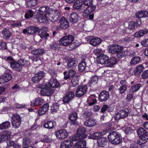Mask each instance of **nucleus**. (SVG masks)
I'll list each match as a JSON object with an SVG mask.
<instances>
[{"instance_id": "nucleus-14", "label": "nucleus", "mask_w": 148, "mask_h": 148, "mask_svg": "<svg viewBox=\"0 0 148 148\" xmlns=\"http://www.w3.org/2000/svg\"><path fill=\"white\" fill-rule=\"evenodd\" d=\"M75 96V93L73 91H71L66 93L63 97V101L64 103H68L71 101Z\"/></svg>"}, {"instance_id": "nucleus-33", "label": "nucleus", "mask_w": 148, "mask_h": 148, "mask_svg": "<svg viewBox=\"0 0 148 148\" xmlns=\"http://www.w3.org/2000/svg\"><path fill=\"white\" fill-rule=\"evenodd\" d=\"M148 33V30L147 29H141L139 30L138 32H136L134 34L135 37H139L143 36L145 34Z\"/></svg>"}, {"instance_id": "nucleus-35", "label": "nucleus", "mask_w": 148, "mask_h": 148, "mask_svg": "<svg viewBox=\"0 0 148 148\" xmlns=\"http://www.w3.org/2000/svg\"><path fill=\"white\" fill-rule=\"evenodd\" d=\"M116 62V59L114 57H112L110 59L109 58L106 66L108 67H112L115 65Z\"/></svg>"}, {"instance_id": "nucleus-6", "label": "nucleus", "mask_w": 148, "mask_h": 148, "mask_svg": "<svg viewBox=\"0 0 148 148\" xmlns=\"http://www.w3.org/2000/svg\"><path fill=\"white\" fill-rule=\"evenodd\" d=\"M32 33L34 34L38 31V36L41 38H43L45 39H47V37L49 35V34L47 33V28L45 27H43L39 29V28L36 27L32 26Z\"/></svg>"}, {"instance_id": "nucleus-43", "label": "nucleus", "mask_w": 148, "mask_h": 148, "mask_svg": "<svg viewBox=\"0 0 148 148\" xmlns=\"http://www.w3.org/2000/svg\"><path fill=\"white\" fill-rule=\"evenodd\" d=\"M98 79V77L97 76H95L91 77L89 81V85L91 86L92 84L94 85L97 84Z\"/></svg>"}, {"instance_id": "nucleus-13", "label": "nucleus", "mask_w": 148, "mask_h": 148, "mask_svg": "<svg viewBox=\"0 0 148 148\" xmlns=\"http://www.w3.org/2000/svg\"><path fill=\"white\" fill-rule=\"evenodd\" d=\"M87 89V86L86 85L83 86H79L76 92V95L77 97H80L84 95Z\"/></svg>"}, {"instance_id": "nucleus-20", "label": "nucleus", "mask_w": 148, "mask_h": 148, "mask_svg": "<svg viewBox=\"0 0 148 148\" xmlns=\"http://www.w3.org/2000/svg\"><path fill=\"white\" fill-rule=\"evenodd\" d=\"M109 97V94L108 92L106 91L101 92L99 95L98 99L99 100L103 102L107 100Z\"/></svg>"}, {"instance_id": "nucleus-9", "label": "nucleus", "mask_w": 148, "mask_h": 148, "mask_svg": "<svg viewBox=\"0 0 148 148\" xmlns=\"http://www.w3.org/2000/svg\"><path fill=\"white\" fill-rule=\"evenodd\" d=\"M40 87L41 88L40 93L43 96H50L54 92V90L48 86V85H42Z\"/></svg>"}, {"instance_id": "nucleus-19", "label": "nucleus", "mask_w": 148, "mask_h": 148, "mask_svg": "<svg viewBox=\"0 0 148 148\" xmlns=\"http://www.w3.org/2000/svg\"><path fill=\"white\" fill-rule=\"evenodd\" d=\"M11 132L10 131L3 130L0 134V143L5 141L10 137Z\"/></svg>"}, {"instance_id": "nucleus-24", "label": "nucleus", "mask_w": 148, "mask_h": 148, "mask_svg": "<svg viewBox=\"0 0 148 148\" xmlns=\"http://www.w3.org/2000/svg\"><path fill=\"white\" fill-rule=\"evenodd\" d=\"M144 67L143 64H140L137 66L134 70V75L137 76L140 75V73L143 71Z\"/></svg>"}, {"instance_id": "nucleus-2", "label": "nucleus", "mask_w": 148, "mask_h": 148, "mask_svg": "<svg viewBox=\"0 0 148 148\" xmlns=\"http://www.w3.org/2000/svg\"><path fill=\"white\" fill-rule=\"evenodd\" d=\"M5 60L9 63L10 66L12 70L18 72L22 70L23 67L21 64L22 61H20V59L16 62L12 57L10 56L7 57Z\"/></svg>"}, {"instance_id": "nucleus-44", "label": "nucleus", "mask_w": 148, "mask_h": 148, "mask_svg": "<svg viewBox=\"0 0 148 148\" xmlns=\"http://www.w3.org/2000/svg\"><path fill=\"white\" fill-rule=\"evenodd\" d=\"M26 4L29 7H31L36 5L37 4L36 0H26Z\"/></svg>"}, {"instance_id": "nucleus-22", "label": "nucleus", "mask_w": 148, "mask_h": 148, "mask_svg": "<svg viewBox=\"0 0 148 148\" xmlns=\"http://www.w3.org/2000/svg\"><path fill=\"white\" fill-rule=\"evenodd\" d=\"M79 16L75 12H72L69 15V19L70 22L73 24L77 23L78 21Z\"/></svg>"}, {"instance_id": "nucleus-49", "label": "nucleus", "mask_w": 148, "mask_h": 148, "mask_svg": "<svg viewBox=\"0 0 148 148\" xmlns=\"http://www.w3.org/2000/svg\"><path fill=\"white\" fill-rule=\"evenodd\" d=\"M31 140L29 138H25L23 139V147H26L29 145L31 143Z\"/></svg>"}, {"instance_id": "nucleus-25", "label": "nucleus", "mask_w": 148, "mask_h": 148, "mask_svg": "<svg viewBox=\"0 0 148 148\" xmlns=\"http://www.w3.org/2000/svg\"><path fill=\"white\" fill-rule=\"evenodd\" d=\"M86 143L84 140L76 142L73 146V148H83L86 147Z\"/></svg>"}, {"instance_id": "nucleus-30", "label": "nucleus", "mask_w": 148, "mask_h": 148, "mask_svg": "<svg viewBox=\"0 0 148 148\" xmlns=\"http://www.w3.org/2000/svg\"><path fill=\"white\" fill-rule=\"evenodd\" d=\"M3 38L6 39H8L11 36L12 34L8 29H4L2 31Z\"/></svg>"}, {"instance_id": "nucleus-59", "label": "nucleus", "mask_w": 148, "mask_h": 148, "mask_svg": "<svg viewBox=\"0 0 148 148\" xmlns=\"http://www.w3.org/2000/svg\"><path fill=\"white\" fill-rule=\"evenodd\" d=\"M52 140V139L49 138L48 136L44 135V138L41 139V141L42 142L49 143L51 142Z\"/></svg>"}, {"instance_id": "nucleus-4", "label": "nucleus", "mask_w": 148, "mask_h": 148, "mask_svg": "<svg viewBox=\"0 0 148 148\" xmlns=\"http://www.w3.org/2000/svg\"><path fill=\"white\" fill-rule=\"evenodd\" d=\"M47 12L46 7L43 6L40 8L37 17L38 21L44 23L49 20L50 18L47 15Z\"/></svg>"}, {"instance_id": "nucleus-31", "label": "nucleus", "mask_w": 148, "mask_h": 148, "mask_svg": "<svg viewBox=\"0 0 148 148\" xmlns=\"http://www.w3.org/2000/svg\"><path fill=\"white\" fill-rule=\"evenodd\" d=\"M96 97L95 95H91L89 97L87 100V102L89 106L93 105L96 103L97 102Z\"/></svg>"}, {"instance_id": "nucleus-47", "label": "nucleus", "mask_w": 148, "mask_h": 148, "mask_svg": "<svg viewBox=\"0 0 148 148\" xmlns=\"http://www.w3.org/2000/svg\"><path fill=\"white\" fill-rule=\"evenodd\" d=\"M86 66L85 62L79 63L78 65V71L80 72H83L85 70Z\"/></svg>"}, {"instance_id": "nucleus-15", "label": "nucleus", "mask_w": 148, "mask_h": 148, "mask_svg": "<svg viewBox=\"0 0 148 148\" xmlns=\"http://www.w3.org/2000/svg\"><path fill=\"white\" fill-rule=\"evenodd\" d=\"M45 73L42 71H40L35 74L32 78V81L35 83L39 82L45 75Z\"/></svg>"}, {"instance_id": "nucleus-16", "label": "nucleus", "mask_w": 148, "mask_h": 148, "mask_svg": "<svg viewBox=\"0 0 148 148\" xmlns=\"http://www.w3.org/2000/svg\"><path fill=\"white\" fill-rule=\"evenodd\" d=\"M56 135L58 139H64L68 136V133L66 130L62 129L57 131Z\"/></svg>"}, {"instance_id": "nucleus-40", "label": "nucleus", "mask_w": 148, "mask_h": 148, "mask_svg": "<svg viewBox=\"0 0 148 148\" xmlns=\"http://www.w3.org/2000/svg\"><path fill=\"white\" fill-rule=\"evenodd\" d=\"M10 122L8 121H5L0 125V129L3 130L8 128L10 126Z\"/></svg>"}, {"instance_id": "nucleus-51", "label": "nucleus", "mask_w": 148, "mask_h": 148, "mask_svg": "<svg viewBox=\"0 0 148 148\" xmlns=\"http://www.w3.org/2000/svg\"><path fill=\"white\" fill-rule=\"evenodd\" d=\"M82 5L86 6H92L93 5L92 0H81Z\"/></svg>"}, {"instance_id": "nucleus-60", "label": "nucleus", "mask_w": 148, "mask_h": 148, "mask_svg": "<svg viewBox=\"0 0 148 148\" xmlns=\"http://www.w3.org/2000/svg\"><path fill=\"white\" fill-rule=\"evenodd\" d=\"M33 15V11L31 10H29L25 13V16L26 18H29L32 17Z\"/></svg>"}, {"instance_id": "nucleus-26", "label": "nucleus", "mask_w": 148, "mask_h": 148, "mask_svg": "<svg viewBox=\"0 0 148 148\" xmlns=\"http://www.w3.org/2000/svg\"><path fill=\"white\" fill-rule=\"evenodd\" d=\"M73 144V142L71 140H65L61 143L60 145L61 148H69L72 146Z\"/></svg>"}, {"instance_id": "nucleus-21", "label": "nucleus", "mask_w": 148, "mask_h": 148, "mask_svg": "<svg viewBox=\"0 0 148 148\" xmlns=\"http://www.w3.org/2000/svg\"><path fill=\"white\" fill-rule=\"evenodd\" d=\"M49 106L48 103H46L41 106L38 110V112L39 116L44 114L49 109Z\"/></svg>"}, {"instance_id": "nucleus-39", "label": "nucleus", "mask_w": 148, "mask_h": 148, "mask_svg": "<svg viewBox=\"0 0 148 148\" xmlns=\"http://www.w3.org/2000/svg\"><path fill=\"white\" fill-rule=\"evenodd\" d=\"M92 115V112L88 109L84 110L83 111L82 115L84 119H86L88 118H90Z\"/></svg>"}, {"instance_id": "nucleus-48", "label": "nucleus", "mask_w": 148, "mask_h": 148, "mask_svg": "<svg viewBox=\"0 0 148 148\" xmlns=\"http://www.w3.org/2000/svg\"><path fill=\"white\" fill-rule=\"evenodd\" d=\"M140 60V57L138 56L132 58L130 61V64L132 65L136 64L138 63Z\"/></svg>"}, {"instance_id": "nucleus-64", "label": "nucleus", "mask_w": 148, "mask_h": 148, "mask_svg": "<svg viewBox=\"0 0 148 148\" xmlns=\"http://www.w3.org/2000/svg\"><path fill=\"white\" fill-rule=\"evenodd\" d=\"M127 88V86H121L118 89L119 91V93L120 94H122L124 93L125 91Z\"/></svg>"}, {"instance_id": "nucleus-62", "label": "nucleus", "mask_w": 148, "mask_h": 148, "mask_svg": "<svg viewBox=\"0 0 148 148\" xmlns=\"http://www.w3.org/2000/svg\"><path fill=\"white\" fill-rule=\"evenodd\" d=\"M103 51L101 49H95L94 50V53L96 55L97 57H98L99 56H100L103 55Z\"/></svg>"}, {"instance_id": "nucleus-53", "label": "nucleus", "mask_w": 148, "mask_h": 148, "mask_svg": "<svg viewBox=\"0 0 148 148\" xmlns=\"http://www.w3.org/2000/svg\"><path fill=\"white\" fill-rule=\"evenodd\" d=\"M32 29V26L28 27L26 29H25L23 30V32L24 34H33Z\"/></svg>"}, {"instance_id": "nucleus-7", "label": "nucleus", "mask_w": 148, "mask_h": 148, "mask_svg": "<svg viewBox=\"0 0 148 148\" xmlns=\"http://www.w3.org/2000/svg\"><path fill=\"white\" fill-rule=\"evenodd\" d=\"M11 121L13 127L15 128H18L21 125V118L19 115L15 114L11 117Z\"/></svg>"}, {"instance_id": "nucleus-45", "label": "nucleus", "mask_w": 148, "mask_h": 148, "mask_svg": "<svg viewBox=\"0 0 148 148\" xmlns=\"http://www.w3.org/2000/svg\"><path fill=\"white\" fill-rule=\"evenodd\" d=\"M59 106L58 103L54 104L52 105L51 107V111L52 113L57 112L59 110Z\"/></svg>"}, {"instance_id": "nucleus-58", "label": "nucleus", "mask_w": 148, "mask_h": 148, "mask_svg": "<svg viewBox=\"0 0 148 148\" xmlns=\"http://www.w3.org/2000/svg\"><path fill=\"white\" fill-rule=\"evenodd\" d=\"M77 77H74L71 80L72 86H75L78 84L79 80Z\"/></svg>"}, {"instance_id": "nucleus-23", "label": "nucleus", "mask_w": 148, "mask_h": 148, "mask_svg": "<svg viewBox=\"0 0 148 148\" xmlns=\"http://www.w3.org/2000/svg\"><path fill=\"white\" fill-rule=\"evenodd\" d=\"M60 26L63 29H66L69 27V23L67 20L64 17H62L60 19Z\"/></svg>"}, {"instance_id": "nucleus-54", "label": "nucleus", "mask_w": 148, "mask_h": 148, "mask_svg": "<svg viewBox=\"0 0 148 148\" xmlns=\"http://www.w3.org/2000/svg\"><path fill=\"white\" fill-rule=\"evenodd\" d=\"M10 146H11L13 148H20L21 147V145L19 143L16 142H15L14 141H10Z\"/></svg>"}, {"instance_id": "nucleus-50", "label": "nucleus", "mask_w": 148, "mask_h": 148, "mask_svg": "<svg viewBox=\"0 0 148 148\" xmlns=\"http://www.w3.org/2000/svg\"><path fill=\"white\" fill-rule=\"evenodd\" d=\"M44 100L40 98H36L35 99V102L34 103V105L31 104V106H38L41 105L43 103Z\"/></svg>"}, {"instance_id": "nucleus-17", "label": "nucleus", "mask_w": 148, "mask_h": 148, "mask_svg": "<svg viewBox=\"0 0 148 148\" xmlns=\"http://www.w3.org/2000/svg\"><path fill=\"white\" fill-rule=\"evenodd\" d=\"M108 59V56L107 55L104 54L99 56L97 58V62L98 64H106Z\"/></svg>"}, {"instance_id": "nucleus-46", "label": "nucleus", "mask_w": 148, "mask_h": 148, "mask_svg": "<svg viewBox=\"0 0 148 148\" xmlns=\"http://www.w3.org/2000/svg\"><path fill=\"white\" fill-rule=\"evenodd\" d=\"M11 73L12 72L10 71H7L3 75V76L5 77V78L6 79L7 82L10 80L12 78L11 74Z\"/></svg>"}, {"instance_id": "nucleus-1", "label": "nucleus", "mask_w": 148, "mask_h": 148, "mask_svg": "<svg viewBox=\"0 0 148 148\" xmlns=\"http://www.w3.org/2000/svg\"><path fill=\"white\" fill-rule=\"evenodd\" d=\"M108 138L109 142L114 145L119 144L122 140L121 135L118 132L115 131L110 132Z\"/></svg>"}, {"instance_id": "nucleus-10", "label": "nucleus", "mask_w": 148, "mask_h": 148, "mask_svg": "<svg viewBox=\"0 0 148 148\" xmlns=\"http://www.w3.org/2000/svg\"><path fill=\"white\" fill-rule=\"evenodd\" d=\"M108 51L113 54H117L120 51L123 50V47L116 44H113L108 46Z\"/></svg>"}, {"instance_id": "nucleus-63", "label": "nucleus", "mask_w": 148, "mask_h": 148, "mask_svg": "<svg viewBox=\"0 0 148 148\" xmlns=\"http://www.w3.org/2000/svg\"><path fill=\"white\" fill-rule=\"evenodd\" d=\"M126 55L125 52L123 50H122L117 53L116 56L119 58H121L125 57Z\"/></svg>"}, {"instance_id": "nucleus-36", "label": "nucleus", "mask_w": 148, "mask_h": 148, "mask_svg": "<svg viewBox=\"0 0 148 148\" xmlns=\"http://www.w3.org/2000/svg\"><path fill=\"white\" fill-rule=\"evenodd\" d=\"M59 83L57 82L56 79H51L48 84V86H50V87L56 88L59 85Z\"/></svg>"}, {"instance_id": "nucleus-57", "label": "nucleus", "mask_w": 148, "mask_h": 148, "mask_svg": "<svg viewBox=\"0 0 148 148\" xmlns=\"http://www.w3.org/2000/svg\"><path fill=\"white\" fill-rule=\"evenodd\" d=\"M84 139L81 136L77 134H77L74 135L72 137V140L74 141Z\"/></svg>"}, {"instance_id": "nucleus-52", "label": "nucleus", "mask_w": 148, "mask_h": 148, "mask_svg": "<svg viewBox=\"0 0 148 148\" xmlns=\"http://www.w3.org/2000/svg\"><path fill=\"white\" fill-rule=\"evenodd\" d=\"M96 10V6L95 5L88 6L86 8V10L85 12H86L87 11L88 13L89 14L92 13L93 12Z\"/></svg>"}, {"instance_id": "nucleus-55", "label": "nucleus", "mask_w": 148, "mask_h": 148, "mask_svg": "<svg viewBox=\"0 0 148 148\" xmlns=\"http://www.w3.org/2000/svg\"><path fill=\"white\" fill-rule=\"evenodd\" d=\"M50 49L53 50H56L59 47V44L55 42H53L50 44Z\"/></svg>"}, {"instance_id": "nucleus-28", "label": "nucleus", "mask_w": 148, "mask_h": 148, "mask_svg": "<svg viewBox=\"0 0 148 148\" xmlns=\"http://www.w3.org/2000/svg\"><path fill=\"white\" fill-rule=\"evenodd\" d=\"M86 131V129L84 127H79L77 130V133L84 139L87 136V135L85 134Z\"/></svg>"}, {"instance_id": "nucleus-12", "label": "nucleus", "mask_w": 148, "mask_h": 148, "mask_svg": "<svg viewBox=\"0 0 148 148\" xmlns=\"http://www.w3.org/2000/svg\"><path fill=\"white\" fill-rule=\"evenodd\" d=\"M87 41H90V44L93 46H96L99 45L102 41L101 39L98 38H96L94 36H89L86 38Z\"/></svg>"}, {"instance_id": "nucleus-61", "label": "nucleus", "mask_w": 148, "mask_h": 148, "mask_svg": "<svg viewBox=\"0 0 148 148\" xmlns=\"http://www.w3.org/2000/svg\"><path fill=\"white\" fill-rule=\"evenodd\" d=\"M20 60L22 61L21 62V64L22 67L23 66H27L30 64L29 62L28 61H25L24 59H20Z\"/></svg>"}, {"instance_id": "nucleus-34", "label": "nucleus", "mask_w": 148, "mask_h": 148, "mask_svg": "<svg viewBox=\"0 0 148 148\" xmlns=\"http://www.w3.org/2000/svg\"><path fill=\"white\" fill-rule=\"evenodd\" d=\"M97 142L99 146L104 147L106 145L107 142V140L106 137H102L98 139Z\"/></svg>"}, {"instance_id": "nucleus-5", "label": "nucleus", "mask_w": 148, "mask_h": 148, "mask_svg": "<svg viewBox=\"0 0 148 148\" xmlns=\"http://www.w3.org/2000/svg\"><path fill=\"white\" fill-rule=\"evenodd\" d=\"M47 14L49 18V20L53 22L56 21L61 16V14L57 10H53L52 8L46 7Z\"/></svg>"}, {"instance_id": "nucleus-3", "label": "nucleus", "mask_w": 148, "mask_h": 148, "mask_svg": "<svg viewBox=\"0 0 148 148\" xmlns=\"http://www.w3.org/2000/svg\"><path fill=\"white\" fill-rule=\"evenodd\" d=\"M137 134L139 137L140 140L137 141L138 145H142L145 143L148 140V134L147 131L143 127L138 129Z\"/></svg>"}, {"instance_id": "nucleus-32", "label": "nucleus", "mask_w": 148, "mask_h": 148, "mask_svg": "<svg viewBox=\"0 0 148 148\" xmlns=\"http://www.w3.org/2000/svg\"><path fill=\"white\" fill-rule=\"evenodd\" d=\"M56 125L55 121H50L45 123L43 125V126L47 128L50 129L53 128Z\"/></svg>"}, {"instance_id": "nucleus-56", "label": "nucleus", "mask_w": 148, "mask_h": 148, "mask_svg": "<svg viewBox=\"0 0 148 148\" xmlns=\"http://www.w3.org/2000/svg\"><path fill=\"white\" fill-rule=\"evenodd\" d=\"M136 23L134 21H131L129 23L128 28L130 30H133L135 29Z\"/></svg>"}, {"instance_id": "nucleus-41", "label": "nucleus", "mask_w": 148, "mask_h": 148, "mask_svg": "<svg viewBox=\"0 0 148 148\" xmlns=\"http://www.w3.org/2000/svg\"><path fill=\"white\" fill-rule=\"evenodd\" d=\"M82 5L81 0H76L73 3V7L75 9L78 10L82 7Z\"/></svg>"}, {"instance_id": "nucleus-37", "label": "nucleus", "mask_w": 148, "mask_h": 148, "mask_svg": "<svg viewBox=\"0 0 148 148\" xmlns=\"http://www.w3.org/2000/svg\"><path fill=\"white\" fill-rule=\"evenodd\" d=\"M45 51L42 49H35L32 50L31 53L35 55H41L45 53Z\"/></svg>"}, {"instance_id": "nucleus-11", "label": "nucleus", "mask_w": 148, "mask_h": 148, "mask_svg": "<svg viewBox=\"0 0 148 148\" xmlns=\"http://www.w3.org/2000/svg\"><path fill=\"white\" fill-rule=\"evenodd\" d=\"M77 115L76 112H71L69 115V121L68 123L71 125H77L78 124V122L77 121Z\"/></svg>"}, {"instance_id": "nucleus-29", "label": "nucleus", "mask_w": 148, "mask_h": 148, "mask_svg": "<svg viewBox=\"0 0 148 148\" xmlns=\"http://www.w3.org/2000/svg\"><path fill=\"white\" fill-rule=\"evenodd\" d=\"M84 125L88 127H92L96 124V122L93 119L89 118L84 123Z\"/></svg>"}, {"instance_id": "nucleus-8", "label": "nucleus", "mask_w": 148, "mask_h": 148, "mask_svg": "<svg viewBox=\"0 0 148 148\" xmlns=\"http://www.w3.org/2000/svg\"><path fill=\"white\" fill-rule=\"evenodd\" d=\"M74 40V36L71 35L63 37L60 41V44L63 46H66L71 44Z\"/></svg>"}, {"instance_id": "nucleus-38", "label": "nucleus", "mask_w": 148, "mask_h": 148, "mask_svg": "<svg viewBox=\"0 0 148 148\" xmlns=\"http://www.w3.org/2000/svg\"><path fill=\"white\" fill-rule=\"evenodd\" d=\"M119 112L121 118L123 119L126 117L128 115L129 110L128 109L125 108L121 110Z\"/></svg>"}, {"instance_id": "nucleus-27", "label": "nucleus", "mask_w": 148, "mask_h": 148, "mask_svg": "<svg viewBox=\"0 0 148 148\" xmlns=\"http://www.w3.org/2000/svg\"><path fill=\"white\" fill-rule=\"evenodd\" d=\"M103 134L101 132H96L90 134L88 137L89 139H98L102 136Z\"/></svg>"}, {"instance_id": "nucleus-42", "label": "nucleus", "mask_w": 148, "mask_h": 148, "mask_svg": "<svg viewBox=\"0 0 148 148\" xmlns=\"http://www.w3.org/2000/svg\"><path fill=\"white\" fill-rule=\"evenodd\" d=\"M141 86L140 84H136L131 87L129 90L131 92L134 93L139 90Z\"/></svg>"}, {"instance_id": "nucleus-18", "label": "nucleus", "mask_w": 148, "mask_h": 148, "mask_svg": "<svg viewBox=\"0 0 148 148\" xmlns=\"http://www.w3.org/2000/svg\"><path fill=\"white\" fill-rule=\"evenodd\" d=\"M65 59L66 61L67 62V67L69 68H73L77 64V60L73 58L67 57Z\"/></svg>"}]
</instances>
